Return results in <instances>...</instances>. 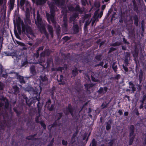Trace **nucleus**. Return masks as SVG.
Here are the masks:
<instances>
[{"label": "nucleus", "mask_w": 146, "mask_h": 146, "mask_svg": "<svg viewBox=\"0 0 146 146\" xmlns=\"http://www.w3.org/2000/svg\"><path fill=\"white\" fill-rule=\"evenodd\" d=\"M134 135H132V136L131 137H130V139L129 140V144L130 145H131L133 142V139L134 138Z\"/></svg>", "instance_id": "obj_26"}, {"label": "nucleus", "mask_w": 146, "mask_h": 146, "mask_svg": "<svg viewBox=\"0 0 146 146\" xmlns=\"http://www.w3.org/2000/svg\"><path fill=\"white\" fill-rule=\"evenodd\" d=\"M90 22L91 21L88 20L86 21L85 24V27H87V26L90 23Z\"/></svg>", "instance_id": "obj_39"}, {"label": "nucleus", "mask_w": 146, "mask_h": 146, "mask_svg": "<svg viewBox=\"0 0 146 146\" xmlns=\"http://www.w3.org/2000/svg\"><path fill=\"white\" fill-rule=\"evenodd\" d=\"M111 127V125L110 124L107 123L106 126V129L107 130L110 129Z\"/></svg>", "instance_id": "obj_44"}, {"label": "nucleus", "mask_w": 146, "mask_h": 146, "mask_svg": "<svg viewBox=\"0 0 146 146\" xmlns=\"http://www.w3.org/2000/svg\"><path fill=\"white\" fill-rule=\"evenodd\" d=\"M121 44V42H116L112 44L111 45L112 46H119Z\"/></svg>", "instance_id": "obj_28"}, {"label": "nucleus", "mask_w": 146, "mask_h": 146, "mask_svg": "<svg viewBox=\"0 0 146 146\" xmlns=\"http://www.w3.org/2000/svg\"><path fill=\"white\" fill-rule=\"evenodd\" d=\"M129 88L131 89V90L133 92L135 91L136 90V88L134 86V85L132 82H130L129 83Z\"/></svg>", "instance_id": "obj_13"}, {"label": "nucleus", "mask_w": 146, "mask_h": 146, "mask_svg": "<svg viewBox=\"0 0 146 146\" xmlns=\"http://www.w3.org/2000/svg\"><path fill=\"white\" fill-rule=\"evenodd\" d=\"M62 143L63 145H66L67 144V141H65L64 140H62Z\"/></svg>", "instance_id": "obj_48"}, {"label": "nucleus", "mask_w": 146, "mask_h": 146, "mask_svg": "<svg viewBox=\"0 0 146 146\" xmlns=\"http://www.w3.org/2000/svg\"><path fill=\"white\" fill-rule=\"evenodd\" d=\"M102 14H103V12H101L99 15L100 18H101L102 17Z\"/></svg>", "instance_id": "obj_63"}, {"label": "nucleus", "mask_w": 146, "mask_h": 146, "mask_svg": "<svg viewBox=\"0 0 146 146\" xmlns=\"http://www.w3.org/2000/svg\"><path fill=\"white\" fill-rule=\"evenodd\" d=\"M48 29L49 32L51 36V37H52L53 36V30L52 27L50 25H48Z\"/></svg>", "instance_id": "obj_14"}, {"label": "nucleus", "mask_w": 146, "mask_h": 146, "mask_svg": "<svg viewBox=\"0 0 146 146\" xmlns=\"http://www.w3.org/2000/svg\"><path fill=\"white\" fill-rule=\"evenodd\" d=\"M74 11H78L81 13H82L83 12V11L80 9L79 5H76V7L75 8Z\"/></svg>", "instance_id": "obj_20"}, {"label": "nucleus", "mask_w": 146, "mask_h": 146, "mask_svg": "<svg viewBox=\"0 0 146 146\" xmlns=\"http://www.w3.org/2000/svg\"><path fill=\"white\" fill-rule=\"evenodd\" d=\"M30 71L33 75H35L36 74L35 67L34 66H31L30 68Z\"/></svg>", "instance_id": "obj_15"}, {"label": "nucleus", "mask_w": 146, "mask_h": 146, "mask_svg": "<svg viewBox=\"0 0 146 146\" xmlns=\"http://www.w3.org/2000/svg\"><path fill=\"white\" fill-rule=\"evenodd\" d=\"M5 108H7L9 106V102L7 101V103H5Z\"/></svg>", "instance_id": "obj_42"}, {"label": "nucleus", "mask_w": 146, "mask_h": 146, "mask_svg": "<svg viewBox=\"0 0 146 146\" xmlns=\"http://www.w3.org/2000/svg\"><path fill=\"white\" fill-rule=\"evenodd\" d=\"M48 5L50 8V14L48 13H46V16L48 21L49 23H50V21L53 23L54 27L57 29V30L58 31L60 30V27L59 25L56 24L55 19H54L55 11L56 9L55 6V4L54 3L48 2Z\"/></svg>", "instance_id": "obj_2"}, {"label": "nucleus", "mask_w": 146, "mask_h": 146, "mask_svg": "<svg viewBox=\"0 0 146 146\" xmlns=\"http://www.w3.org/2000/svg\"><path fill=\"white\" fill-rule=\"evenodd\" d=\"M69 10L71 11H74L75 10V8L72 5H69L68 7Z\"/></svg>", "instance_id": "obj_27"}, {"label": "nucleus", "mask_w": 146, "mask_h": 146, "mask_svg": "<svg viewBox=\"0 0 146 146\" xmlns=\"http://www.w3.org/2000/svg\"><path fill=\"white\" fill-rule=\"evenodd\" d=\"M134 127L133 125H131L129 127V135L131 137L132 135H134Z\"/></svg>", "instance_id": "obj_12"}, {"label": "nucleus", "mask_w": 146, "mask_h": 146, "mask_svg": "<svg viewBox=\"0 0 146 146\" xmlns=\"http://www.w3.org/2000/svg\"><path fill=\"white\" fill-rule=\"evenodd\" d=\"M26 1L25 0H21L20 1V5L21 7H22L24 4H25V3Z\"/></svg>", "instance_id": "obj_32"}, {"label": "nucleus", "mask_w": 146, "mask_h": 146, "mask_svg": "<svg viewBox=\"0 0 146 146\" xmlns=\"http://www.w3.org/2000/svg\"><path fill=\"white\" fill-rule=\"evenodd\" d=\"M13 89L15 94H17L19 92V88L17 86H13Z\"/></svg>", "instance_id": "obj_17"}, {"label": "nucleus", "mask_w": 146, "mask_h": 146, "mask_svg": "<svg viewBox=\"0 0 146 146\" xmlns=\"http://www.w3.org/2000/svg\"><path fill=\"white\" fill-rule=\"evenodd\" d=\"M108 89V88L106 87H105L104 88L101 87L98 91L97 92L99 94L102 95L106 93Z\"/></svg>", "instance_id": "obj_8"}, {"label": "nucleus", "mask_w": 146, "mask_h": 146, "mask_svg": "<svg viewBox=\"0 0 146 146\" xmlns=\"http://www.w3.org/2000/svg\"><path fill=\"white\" fill-rule=\"evenodd\" d=\"M123 69H124V70H125V72H127L128 71V68L127 67H125V66H124L123 65Z\"/></svg>", "instance_id": "obj_46"}, {"label": "nucleus", "mask_w": 146, "mask_h": 146, "mask_svg": "<svg viewBox=\"0 0 146 146\" xmlns=\"http://www.w3.org/2000/svg\"><path fill=\"white\" fill-rule=\"evenodd\" d=\"M64 23L62 27L63 28L66 29L67 27V22L65 18H64L63 20Z\"/></svg>", "instance_id": "obj_19"}, {"label": "nucleus", "mask_w": 146, "mask_h": 146, "mask_svg": "<svg viewBox=\"0 0 146 146\" xmlns=\"http://www.w3.org/2000/svg\"><path fill=\"white\" fill-rule=\"evenodd\" d=\"M55 123H54L52 125H49L48 126V128L49 129L51 130L52 127L54 126Z\"/></svg>", "instance_id": "obj_47"}, {"label": "nucleus", "mask_w": 146, "mask_h": 146, "mask_svg": "<svg viewBox=\"0 0 146 146\" xmlns=\"http://www.w3.org/2000/svg\"><path fill=\"white\" fill-rule=\"evenodd\" d=\"M40 123L41 126L43 127L44 129H45L46 128V126L45 124L42 121H40Z\"/></svg>", "instance_id": "obj_37"}, {"label": "nucleus", "mask_w": 146, "mask_h": 146, "mask_svg": "<svg viewBox=\"0 0 146 146\" xmlns=\"http://www.w3.org/2000/svg\"><path fill=\"white\" fill-rule=\"evenodd\" d=\"M92 146H96L97 142L94 139H93L92 142Z\"/></svg>", "instance_id": "obj_33"}, {"label": "nucleus", "mask_w": 146, "mask_h": 146, "mask_svg": "<svg viewBox=\"0 0 146 146\" xmlns=\"http://www.w3.org/2000/svg\"><path fill=\"white\" fill-rule=\"evenodd\" d=\"M40 78V84H46L47 83L48 79L46 75H41Z\"/></svg>", "instance_id": "obj_5"}, {"label": "nucleus", "mask_w": 146, "mask_h": 146, "mask_svg": "<svg viewBox=\"0 0 146 146\" xmlns=\"http://www.w3.org/2000/svg\"><path fill=\"white\" fill-rule=\"evenodd\" d=\"M48 50H46L44 52H42L40 54V56L41 57H44L46 55H48V54H47V53L48 52Z\"/></svg>", "instance_id": "obj_25"}, {"label": "nucleus", "mask_w": 146, "mask_h": 146, "mask_svg": "<svg viewBox=\"0 0 146 146\" xmlns=\"http://www.w3.org/2000/svg\"><path fill=\"white\" fill-rule=\"evenodd\" d=\"M101 55H99L96 56V58L97 60H100L101 59Z\"/></svg>", "instance_id": "obj_43"}, {"label": "nucleus", "mask_w": 146, "mask_h": 146, "mask_svg": "<svg viewBox=\"0 0 146 146\" xmlns=\"http://www.w3.org/2000/svg\"><path fill=\"white\" fill-rule=\"evenodd\" d=\"M138 20L137 18H135L134 23L136 26H137L138 25Z\"/></svg>", "instance_id": "obj_38"}, {"label": "nucleus", "mask_w": 146, "mask_h": 146, "mask_svg": "<svg viewBox=\"0 0 146 146\" xmlns=\"http://www.w3.org/2000/svg\"><path fill=\"white\" fill-rule=\"evenodd\" d=\"M74 32L76 33L78 31V27L77 25H75L74 26Z\"/></svg>", "instance_id": "obj_22"}, {"label": "nucleus", "mask_w": 146, "mask_h": 146, "mask_svg": "<svg viewBox=\"0 0 146 146\" xmlns=\"http://www.w3.org/2000/svg\"><path fill=\"white\" fill-rule=\"evenodd\" d=\"M39 117L37 116L35 118V121L37 123H39L40 121H39Z\"/></svg>", "instance_id": "obj_49"}, {"label": "nucleus", "mask_w": 146, "mask_h": 146, "mask_svg": "<svg viewBox=\"0 0 146 146\" xmlns=\"http://www.w3.org/2000/svg\"><path fill=\"white\" fill-rule=\"evenodd\" d=\"M21 25L22 32L27 35L30 38L33 39L35 37V36L31 28L28 25H24L23 21L20 18H18L17 21V30L19 34L21 33Z\"/></svg>", "instance_id": "obj_1"}, {"label": "nucleus", "mask_w": 146, "mask_h": 146, "mask_svg": "<svg viewBox=\"0 0 146 146\" xmlns=\"http://www.w3.org/2000/svg\"><path fill=\"white\" fill-rule=\"evenodd\" d=\"M3 66L0 64V74H2V77L6 78L7 76L8 73L6 72V70L5 71H3Z\"/></svg>", "instance_id": "obj_9"}, {"label": "nucleus", "mask_w": 146, "mask_h": 146, "mask_svg": "<svg viewBox=\"0 0 146 146\" xmlns=\"http://www.w3.org/2000/svg\"><path fill=\"white\" fill-rule=\"evenodd\" d=\"M102 9L104 10L106 7V5H103L102 6Z\"/></svg>", "instance_id": "obj_62"}, {"label": "nucleus", "mask_w": 146, "mask_h": 146, "mask_svg": "<svg viewBox=\"0 0 146 146\" xmlns=\"http://www.w3.org/2000/svg\"><path fill=\"white\" fill-rule=\"evenodd\" d=\"M78 16V15L77 13H75L72 16H71L70 18V21H72L75 19Z\"/></svg>", "instance_id": "obj_18"}, {"label": "nucleus", "mask_w": 146, "mask_h": 146, "mask_svg": "<svg viewBox=\"0 0 146 146\" xmlns=\"http://www.w3.org/2000/svg\"><path fill=\"white\" fill-rule=\"evenodd\" d=\"M73 110L72 108V107L71 105H69L68 108H67L66 109L64 110V112L66 114H67L69 113H70L71 115L73 117L74 115L73 114L72 111Z\"/></svg>", "instance_id": "obj_7"}, {"label": "nucleus", "mask_w": 146, "mask_h": 146, "mask_svg": "<svg viewBox=\"0 0 146 146\" xmlns=\"http://www.w3.org/2000/svg\"><path fill=\"white\" fill-rule=\"evenodd\" d=\"M4 105V103L1 102H0V108L2 107Z\"/></svg>", "instance_id": "obj_55"}, {"label": "nucleus", "mask_w": 146, "mask_h": 146, "mask_svg": "<svg viewBox=\"0 0 146 146\" xmlns=\"http://www.w3.org/2000/svg\"><path fill=\"white\" fill-rule=\"evenodd\" d=\"M114 143V141L113 140H110V142L108 143V146H112Z\"/></svg>", "instance_id": "obj_35"}, {"label": "nucleus", "mask_w": 146, "mask_h": 146, "mask_svg": "<svg viewBox=\"0 0 146 146\" xmlns=\"http://www.w3.org/2000/svg\"><path fill=\"white\" fill-rule=\"evenodd\" d=\"M94 86L93 84H86L85 85L86 88L88 91H90V89Z\"/></svg>", "instance_id": "obj_16"}, {"label": "nucleus", "mask_w": 146, "mask_h": 146, "mask_svg": "<svg viewBox=\"0 0 146 146\" xmlns=\"http://www.w3.org/2000/svg\"><path fill=\"white\" fill-rule=\"evenodd\" d=\"M112 68L114 70V71L115 72H116L117 71V67L116 65H115V64L114 63H113L112 66Z\"/></svg>", "instance_id": "obj_29"}, {"label": "nucleus", "mask_w": 146, "mask_h": 146, "mask_svg": "<svg viewBox=\"0 0 146 146\" xmlns=\"http://www.w3.org/2000/svg\"><path fill=\"white\" fill-rule=\"evenodd\" d=\"M43 49V46H41L37 50V54L38 55V56L39 54V51L40 50H42Z\"/></svg>", "instance_id": "obj_36"}, {"label": "nucleus", "mask_w": 146, "mask_h": 146, "mask_svg": "<svg viewBox=\"0 0 146 146\" xmlns=\"http://www.w3.org/2000/svg\"><path fill=\"white\" fill-rule=\"evenodd\" d=\"M108 106V104H106L104 103H102L101 106L102 108L103 109L106 108Z\"/></svg>", "instance_id": "obj_34"}, {"label": "nucleus", "mask_w": 146, "mask_h": 146, "mask_svg": "<svg viewBox=\"0 0 146 146\" xmlns=\"http://www.w3.org/2000/svg\"><path fill=\"white\" fill-rule=\"evenodd\" d=\"M123 42L125 43H127V44H129V43L128 42H127L126 41V40L125 39V38H123Z\"/></svg>", "instance_id": "obj_51"}, {"label": "nucleus", "mask_w": 146, "mask_h": 146, "mask_svg": "<svg viewBox=\"0 0 146 146\" xmlns=\"http://www.w3.org/2000/svg\"><path fill=\"white\" fill-rule=\"evenodd\" d=\"M94 18H98V16L97 15V12H96L94 13Z\"/></svg>", "instance_id": "obj_53"}, {"label": "nucleus", "mask_w": 146, "mask_h": 146, "mask_svg": "<svg viewBox=\"0 0 146 146\" xmlns=\"http://www.w3.org/2000/svg\"><path fill=\"white\" fill-rule=\"evenodd\" d=\"M118 113H119V114L121 115L123 113L121 110H119L118 111Z\"/></svg>", "instance_id": "obj_61"}, {"label": "nucleus", "mask_w": 146, "mask_h": 146, "mask_svg": "<svg viewBox=\"0 0 146 146\" xmlns=\"http://www.w3.org/2000/svg\"><path fill=\"white\" fill-rule=\"evenodd\" d=\"M15 0H10V4L11 5V9H13L14 3Z\"/></svg>", "instance_id": "obj_21"}, {"label": "nucleus", "mask_w": 146, "mask_h": 146, "mask_svg": "<svg viewBox=\"0 0 146 146\" xmlns=\"http://www.w3.org/2000/svg\"><path fill=\"white\" fill-rule=\"evenodd\" d=\"M25 7L26 8V16L27 17V19L28 20V23L30 24L31 21L28 17L29 15V10L31 9V7L29 2L27 1H26L25 4Z\"/></svg>", "instance_id": "obj_4"}, {"label": "nucleus", "mask_w": 146, "mask_h": 146, "mask_svg": "<svg viewBox=\"0 0 146 146\" xmlns=\"http://www.w3.org/2000/svg\"><path fill=\"white\" fill-rule=\"evenodd\" d=\"M82 3L83 5H85L86 4V0H82Z\"/></svg>", "instance_id": "obj_50"}, {"label": "nucleus", "mask_w": 146, "mask_h": 146, "mask_svg": "<svg viewBox=\"0 0 146 146\" xmlns=\"http://www.w3.org/2000/svg\"><path fill=\"white\" fill-rule=\"evenodd\" d=\"M67 10L66 8L63 9V10L62 11V12H64L65 13H67Z\"/></svg>", "instance_id": "obj_57"}, {"label": "nucleus", "mask_w": 146, "mask_h": 146, "mask_svg": "<svg viewBox=\"0 0 146 146\" xmlns=\"http://www.w3.org/2000/svg\"><path fill=\"white\" fill-rule=\"evenodd\" d=\"M142 99L145 100H146V94L143 96Z\"/></svg>", "instance_id": "obj_58"}, {"label": "nucleus", "mask_w": 146, "mask_h": 146, "mask_svg": "<svg viewBox=\"0 0 146 146\" xmlns=\"http://www.w3.org/2000/svg\"><path fill=\"white\" fill-rule=\"evenodd\" d=\"M18 44H19L21 45L22 46H24V44L23 43H21V42H18Z\"/></svg>", "instance_id": "obj_60"}, {"label": "nucleus", "mask_w": 146, "mask_h": 146, "mask_svg": "<svg viewBox=\"0 0 146 146\" xmlns=\"http://www.w3.org/2000/svg\"><path fill=\"white\" fill-rule=\"evenodd\" d=\"M2 54L3 55H5V56H9V53H7L6 52H4Z\"/></svg>", "instance_id": "obj_56"}, {"label": "nucleus", "mask_w": 146, "mask_h": 146, "mask_svg": "<svg viewBox=\"0 0 146 146\" xmlns=\"http://www.w3.org/2000/svg\"><path fill=\"white\" fill-rule=\"evenodd\" d=\"M63 38L65 40H67L69 39V37L67 36L64 37Z\"/></svg>", "instance_id": "obj_54"}, {"label": "nucleus", "mask_w": 146, "mask_h": 146, "mask_svg": "<svg viewBox=\"0 0 146 146\" xmlns=\"http://www.w3.org/2000/svg\"><path fill=\"white\" fill-rule=\"evenodd\" d=\"M143 72L142 70H140V72L139 75V80L140 81V82H141L142 80V79L143 78Z\"/></svg>", "instance_id": "obj_24"}, {"label": "nucleus", "mask_w": 146, "mask_h": 146, "mask_svg": "<svg viewBox=\"0 0 146 146\" xmlns=\"http://www.w3.org/2000/svg\"><path fill=\"white\" fill-rule=\"evenodd\" d=\"M143 140L145 144L146 145V135L143 136Z\"/></svg>", "instance_id": "obj_40"}, {"label": "nucleus", "mask_w": 146, "mask_h": 146, "mask_svg": "<svg viewBox=\"0 0 146 146\" xmlns=\"http://www.w3.org/2000/svg\"><path fill=\"white\" fill-rule=\"evenodd\" d=\"M35 23L36 25L40 29V32L41 33H45V29L44 27V25L42 21V19L40 17L38 11L37 12V20L35 21Z\"/></svg>", "instance_id": "obj_3"}, {"label": "nucleus", "mask_w": 146, "mask_h": 146, "mask_svg": "<svg viewBox=\"0 0 146 146\" xmlns=\"http://www.w3.org/2000/svg\"><path fill=\"white\" fill-rule=\"evenodd\" d=\"M124 115L126 116L128 115V112H124Z\"/></svg>", "instance_id": "obj_64"}, {"label": "nucleus", "mask_w": 146, "mask_h": 146, "mask_svg": "<svg viewBox=\"0 0 146 146\" xmlns=\"http://www.w3.org/2000/svg\"><path fill=\"white\" fill-rule=\"evenodd\" d=\"M51 102L50 100H49L48 101L46 102V104L50 105V104Z\"/></svg>", "instance_id": "obj_59"}, {"label": "nucleus", "mask_w": 146, "mask_h": 146, "mask_svg": "<svg viewBox=\"0 0 146 146\" xmlns=\"http://www.w3.org/2000/svg\"><path fill=\"white\" fill-rule=\"evenodd\" d=\"M48 109L50 111L54 109V105H49L48 106Z\"/></svg>", "instance_id": "obj_31"}, {"label": "nucleus", "mask_w": 146, "mask_h": 146, "mask_svg": "<svg viewBox=\"0 0 146 146\" xmlns=\"http://www.w3.org/2000/svg\"><path fill=\"white\" fill-rule=\"evenodd\" d=\"M116 49L115 48H113V47H111L110 48V49L109 50V53H110L113 51H114V50H115Z\"/></svg>", "instance_id": "obj_45"}, {"label": "nucleus", "mask_w": 146, "mask_h": 146, "mask_svg": "<svg viewBox=\"0 0 146 146\" xmlns=\"http://www.w3.org/2000/svg\"><path fill=\"white\" fill-rule=\"evenodd\" d=\"M16 78L19 80V81L21 83H25V82L24 80L23 77V76L18 75V74L17 73H15Z\"/></svg>", "instance_id": "obj_10"}, {"label": "nucleus", "mask_w": 146, "mask_h": 146, "mask_svg": "<svg viewBox=\"0 0 146 146\" xmlns=\"http://www.w3.org/2000/svg\"><path fill=\"white\" fill-rule=\"evenodd\" d=\"M72 74L74 76H76L78 74V71L77 69L76 68L72 71Z\"/></svg>", "instance_id": "obj_30"}, {"label": "nucleus", "mask_w": 146, "mask_h": 146, "mask_svg": "<svg viewBox=\"0 0 146 146\" xmlns=\"http://www.w3.org/2000/svg\"><path fill=\"white\" fill-rule=\"evenodd\" d=\"M60 79L59 80V81H60L61 82L60 83H59V84H62V85H64L65 84V82L64 81H62V80L63 79V76L62 75H60Z\"/></svg>", "instance_id": "obj_23"}, {"label": "nucleus", "mask_w": 146, "mask_h": 146, "mask_svg": "<svg viewBox=\"0 0 146 146\" xmlns=\"http://www.w3.org/2000/svg\"><path fill=\"white\" fill-rule=\"evenodd\" d=\"M33 2L35 1L37 5H41L45 3L46 0H32Z\"/></svg>", "instance_id": "obj_11"}, {"label": "nucleus", "mask_w": 146, "mask_h": 146, "mask_svg": "<svg viewBox=\"0 0 146 146\" xmlns=\"http://www.w3.org/2000/svg\"><path fill=\"white\" fill-rule=\"evenodd\" d=\"M33 137L31 136H29L27 137V139H28V140H31L32 139H33Z\"/></svg>", "instance_id": "obj_52"}, {"label": "nucleus", "mask_w": 146, "mask_h": 146, "mask_svg": "<svg viewBox=\"0 0 146 146\" xmlns=\"http://www.w3.org/2000/svg\"><path fill=\"white\" fill-rule=\"evenodd\" d=\"M4 86L3 84L1 83V82H0V90H2L3 89Z\"/></svg>", "instance_id": "obj_41"}, {"label": "nucleus", "mask_w": 146, "mask_h": 146, "mask_svg": "<svg viewBox=\"0 0 146 146\" xmlns=\"http://www.w3.org/2000/svg\"><path fill=\"white\" fill-rule=\"evenodd\" d=\"M55 4L58 7L63 8L64 4V0H53Z\"/></svg>", "instance_id": "obj_6"}]
</instances>
